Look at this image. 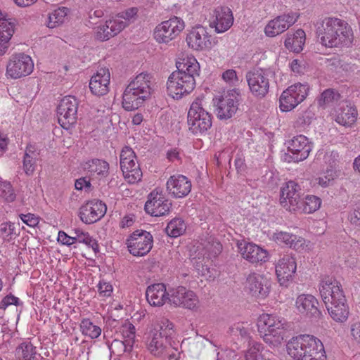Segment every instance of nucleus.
I'll use <instances>...</instances> for the list:
<instances>
[{
	"mask_svg": "<svg viewBox=\"0 0 360 360\" xmlns=\"http://www.w3.org/2000/svg\"><path fill=\"white\" fill-rule=\"evenodd\" d=\"M174 335V325L168 319H162L151 330L147 348L150 353L158 358L179 360L180 353L172 345Z\"/></svg>",
	"mask_w": 360,
	"mask_h": 360,
	"instance_id": "f257e3e1",
	"label": "nucleus"
},
{
	"mask_svg": "<svg viewBox=\"0 0 360 360\" xmlns=\"http://www.w3.org/2000/svg\"><path fill=\"white\" fill-rule=\"evenodd\" d=\"M316 34L321 44L329 48L349 46L353 41L351 27L336 18H325L318 26Z\"/></svg>",
	"mask_w": 360,
	"mask_h": 360,
	"instance_id": "f03ea898",
	"label": "nucleus"
},
{
	"mask_svg": "<svg viewBox=\"0 0 360 360\" xmlns=\"http://www.w3.org/2000/svg\"><path fill=\"white\" fill-rule=\"evenodd\" d=\"M288 354L296 360H326L323 343L313 335H302L292 338L287 345Z\"/></svg>",
	"mask_w": 360,
	"mask_h": 360,
	"instance_id": "7ed1b4c3",
	"label": "nucleus"
},
{
	"mask_svg": "<svg viewBox=\"0 0 360 360\" xmlns=\"http://www.w3.org/2000/svg\"><path fill=\"white\" fill-rule=\"evenodd\" d=\"M151 77L147 73L137 75L127 86L122 96L123 108L128 110L138 109L151 93Z\"/></svg>",
	"mask_w": 360,
	"mask_h": 360,
	"instance_id": "20e7f679",
	"label": "nucleus"
},
{
	"mask_svg": "<svg viewBox=\"0 0 360 360\" xmlns=\"http://www.w3.org/2000/svg\"><path fill=\"white\" fill-rule=\"evenodd\" d=\"M285 321L272 314H264L258 319V331L264 341L273 346L281 345L286 333Z\"/></svg>",
	"mask_w": 360,
	"mask_h": 360,
	"instance_id": "39448f33",
	"label": "nucleus"
},
{
	"mask_svg": "<svg viewBox=\"0 0 360 360\" xmlns=\"http://www.w3.org/2000/svg\"><path fill=\"white\" fill-rule=\"evenodd\" d=\"M187 118L188 129L193 134H202L212 127V115L203 108L200 98L191 105Z\"/></svg>",
	"mask_w": 360,
	"mask_h": 360,
	"instance_id": "423d86ee",
	"label": "nucleus"
},
{
	"mask_svg": "<svg viewBox=\"0 0 360 360\" xmlns=\"http://www.w3.org/2000/svg\"><path fill=\"white\" fill-rule=\"evenodd\" d=\"M271 73L266 69H253L246 74V80L251 94L257 98H262L269 91Z\"/></svg>",
	"mask_w": 360,
	"mask_h": 360,
	"instance_id": "0eeeda50",
	"label": "nucleus"
},
{
	"mask_svg": "<svg viewBox=\"0 0 360 360\" xmlns=\"http://www.w3.org/2000/svg\"><path fill=\"white\" fill-rule=\"evenodd\" d=\"M195 86V79L186 75L173 72L167 82L169 96L175 99L181 98L184 95L190 94Z\"/></svg>",
	"mask_w": 360,
	"mask_h": 360,
	"instance_id": "6e6552de",
	"label": "nucleus"
},
{
	"mask_svg": "<svg viewBox=\"0 0 360 360\" xmlns=\"http://www.w3.org/2000/svg\"><path fill=\"white\" fill-rule=\"evenodd\" d=\"M78 105L75 96H68L61 99L57 107V114L58 123L63 128L69 129L76 123Z\"/></svg>",
	"mask_w": 360,
	"mask_h": 360,
	"instance_id": "1a4fd4ad",
	"label": "nucleus"
},
{
	"mask_svg": "<svg viewBox=\"0 0 360 360\" xmlns=\"http://www.w3.org/2000/svg\"><path fill=\"white\" fill-rule=\"evenodd\" d=\"M120 167L125 179L129 184L139 181L142 177V172L139 165L136 162V155L129 147H124L120 153Z\"/></svg>",
	"mask_w": 360,
	"mask_h": 360,
	"instance_id": "9d476101",
	"label": "nucleus"
},
{
	"mask_svg": "<svg viewBox=\"0 0 360 360\" xmlns=\"http://www.w3.org/2000/svg\"><path fill=\"white\" fill-rule=\"evenodd\" d=\"M307 84L300 83L290 86L280 96V108L283 112H288L295 108L307 97L309 91Z\"/></svg>",
	"mask_w": 360,
	"mask_h": 360,
	"instance_id": "9b49d317",
	"label": "nucleus"
},
{
	"mask_svg": "<svg viewBox=\"0 0 360 360\" xmlns=\"http://www.w3.org/2000/svg\"><path fill=\"white\" fill-rule=\"evenodd\" d=\"M184 28V21L174 16L162 22L155 27L154 37L159 43H168L175 39Z\"/></svg>",
	"mask_w": 360,
	"mask_h": 360,
	"instance_id": "f8f14e48",
	"label": "nucleus"
},
{
	"mask_svg": "<svg viewBox=\"0 0 360 360\" xmlns=\"http://www.w3.org/2000/svg\"><path fill=\"white\" fill-rule=\"evenodd\" d=\"M153 243V238L149 232L136 230L127 239V248L133 255L141 257L150 252Z\"/></svg>",
	"mask_w": 360,
	"mask_h": 360,
	"instance_id": "ddd939ff",
	"label": "nucleus"
},
{
	"mask_svg": "<svg viewBox=\"0 0 360 360\" xmlns=\"http://www.w3.org/2000/svg\"><path fill=\"white\" fill-rule=\"evenodd\" d=\"M32 58L25 53L13 55L6 66V74L11 78L17 79L29 75L33 70Z\"/></svg>",
	"mask_w": 360,
	"mask_h": 360,
	"instance_id": "4468645a",
	"label": "nucleus"
},
{
	"mask_svg": "<svg viewBox=\"0 0 360 360\" xmlns=\"http://www.w3.org/2000/svg\"><path fill=\"white\" fill-rule=\"evenodd\" d=\"M172 202L167 199L162 191H153L145 204L146 212L153 217H160L169 213Z\"/></svg>",
	"mask_w": 360,
	"mask_h": 360,
	"instance_id": "2eb2a0df",
	"label": "nucleus"
},
{
	"mask_svg": "<svg viewBox=\"0 0 360 360\" xmlns=\"http://www.w3.org/2000/svg\"><path fill=\"white\" fill-rule=\"evenodd\" d=\"M107 207L98 200L86 202L79 208V216L81 221L86 224L99 221L106 213Z\"/></svg>",
	"mask_w": 360,
	"mask_h": 360,
	"instance_id": "dca6fc26",
	"label": "nucleus"
},
{
	"mask_svg": "<svg viewBox=\"0 0 360 360\" xmlns=\"http://www.w3.org/2000/svg\"><path fill=\"white\" fill-rule=\"evenodd\" d=\"M300 187L293 181H290L281 190L280 203L290 212L297 210L300 200Z\"/></svg>",
	"mask_w": 360,
	"mask_h": 360,
	"instance_id": "f3484780",
	"label": "nucleus"
},
{
	"mask_svg": "<svg viewBox=\"0 0 360 360\" xmlns=\"http://www.w3.org/2000/svg\"><path fill=\"white\" fill-rule=\"evenodd\" d=\"M189 47L196 51L209 49L212 46L210 36L207 29L202 25H197L191 29L186 37Z\"/></svg>",
	"mask_w": 360,
	"mask_h": 360,
	"instance_id": "a211bd4d",
	"label": "nucleus"
},
{
	"mask_svg": "<svg viewBox=\"0 0 360 360\" xmlns=\"http://www.w3.org/2000/svg\"><path fill=\"white\" fill-rule=\"evenodd\" d=\"M318 305L319 302L316 297L309 294L299 295L295 302V307L300 314L315 319H319L321 316Z\"/></svg>",
	"mask_w": 360,
	"mask_h": 360,
	"instance_id": "6ab92c4d",
	"label": "nucleus"
},
{
	"mask_svg": "<svg viewBox=\"0 0 360 360\" xmlns=\"http://www.w3.org/2000/svg\"><path fill=\"white\" fill-rule=\"evenodd\" d=\"M320 294L324 304L345 297L340 283L333 278H325L320 283Z\"/></svg>",
	"mask_w": 360,
	"mask_h": 360,
	"instance_id": "aec40b11",
	"label": "nucleus"
},
{
	"mask_svg": "<svg viewBox=\"0 0 360 360\" xmlns=\"http://www.w3.org/2000/svg\"><path fill=\"white\" fill-rule=\"evenodd\" d=\"M297 269L295 258L285 254L278 260L276 265V274L281 285H287V282L292 278Z\"/></svg>",
	"mask_w": 360,
	"mask_h": 360,
	"instance_id": "412c9836",
	"label": "nucleus"
},
{
	"mask_svg": "<svg viewBox=\"0 0 360 360\" xmlns=\"http://www.w3.org/2000/svg\"><path fill=\"white\" fill-rule=\"evenodd\" d=\"M169 302L176 307L193 309L198 306L199 300L194 292L179 286L173 290Z\"/></svg>",
	"mask_w": 360,
	"mask_h": 360,
	"instance_id": "4be33fe9",
	"label": "nucleus"
},
{
	"mask_svg": "<svg viewBox=\"0 0 360 360\" xmlns=\"http://www.w3.org/2000/svg\"><path fill=\"white\" fill-rule=\"evenodd\" d=\"M245 288L252 296L263 299L269 293V284L267 279L262 275L256 273L250 274L245 283Z\"/></svg>",
	"mask_w": 360,
	"mask_h": 360,
	"instance_id": "5701e85b",
	"label": "nucleus"
},
{
	"mask_svg": "<svg viewBox=\"0 0 360 360\" xmlns=\"http://www.w3.org/2000/svg\"><path fill=\"white\" fill-rule=\"evenodd\" d=\"M298 15L296 13L279 15L269 22L265 27V33L268 37H271L283 33L295 24Z\"/></svg>",
	"mask_w": 360,
	"mask_h": 360,
	"instance_id": "b1692460",
	"label": "nucleus"
},
{
	"mask_svg": "<svg viewBox=\"0 0 360 360\" xmlns=\"http://www.w3.org/2000/svg\"><path fill=\"white\" fill-rule=\"evenodd\" d=\"M214 101L217 115L220 120L231 118L238 110V101L233 94H228Z\"/></svg>",
	"mask_w": 360,
	"mask_h": 360,
	"instance_id": "393cba45",
	"label": "nucleus"
},
{
	"mask_svg": "<svg viewBox=\"0 0 360 360\" xmlns=\"http://www.w3.org/2000/svg\"><path fill=\"white\" fill-rule=\"evenodd\" d=\"M288 148L292 154V159L295 162H300L309 156L311 146L305 136L299 135L288 142Z\"/></svg>",
	"mask_w": 360,
	"mask_h": 360,
	"instance_id": "a878e982",
	"label": "nucleus"
},
{
	"mask_svg": "<svg viewBox=\"0 0 360 360\" xmlns=\"http://www.w3.org/2000/svg\"><path fill=\"white\" fill-rule=\"evenodd\" d=\"M213 20L210 27H214L217 33L227 31L233 25V16L231 10L226 6H219L214 9Z\"/></svg>",
	"mask_w": 360,
	"mask_h": 360,
	"instance_id": "bb28decb",
	"label": "nucleus"
},
{
	"mask_svg": "<svg viewBox=\"0 0 360 360\" xmlns=\"http://www.w3.org/2000/svg\"><path fill=\"white\" fill-rule=\"evenodd\" d=\"M191 182L184 175L170 176L167 182V190L174 198L186 196L191 191Z\"/></svg>",
	"mask_w": 360,
	"mask_h": 360,
	"instance_id": "cd10ccee",
	"label": "nucleus"
},
{
	"mask_svg": "<svg viewBox=\"0 0 360 360\" xmlns=\"http://www.w3.org/2000/svg\"><path fill=\"white\" fill-rule=\"evenodd\" d=\"M242 244L239 245L242 257L252 264H263L268 260V252L262 248L260 246L248 243L241 247Z\"/></svg>",
	"mask_w": 360,
	"mask_h": 360,
	"instance_id": "c85d7f7f",
	"label": "nucleus"
},
{
	"mask_svg": "<svg viewBox=\"0 0 360 360\" xmlns=\"http://www.w3.org/2000/svg\"><path fill=\"white\" fill-rule=\"evenodd\" d=\"M110 77L108 68L99 69L96 74L91 77L89 82L91 93L98 96L106 94L109 91Z\"/></svg>",
	"mask_w": 360,
	"mask_h": 360,
	"instance_id": "c756f323",
	"label": "nucleus"
},
{
	"mask_svg": "<svg viewBox=\"0 0 360 360\" xmlns=\"http://www.w3.org/2000/svg\"><path fill=\"white\" fill-rule=\"evenodd\" d=\"M127 26L126 22L118 19L107 20L105 25L97 27L96 37L101 41H107L117 35Z\"/></svg>",
	"mask_w": 360,
	"mask_h": 360,
	"instance_id": "7c9ffc66",
	"label": "nucleus"
},
{
	"mask_svg": "<svg viewBox=\"0 0 360 360\" xmlns=\"http://www.w3.org/2000/svg\"><path fill=\"white\" fill-rule=\"evenodd\" d=\"M166 287L163 283H155L147 288L146 292V299L150 305L155 307L162 306L167 300L169 301Z\"/></svg>",
	"mask_w": 360,
	"mask_h": 360,
	"instance_id": "2f4dec72",
	"label": "nucleus"
},
{
	"mask_svg": "<svg viewBox=\"0 0 360 360\" xmlns=\"http://www.w3.org/2000/svg\"><path fill=\"white\" fill-rule=\"evenodd\" d=\"M330 317L336 322L343 323L349 317V309L345 297L325 304Z\"/></svg>",
	"mask_w": 360,
	"mask_h": 360,
	"instance_id": "473e14b6",
	"label": "nucleus"
},
{
	"mask_svg": "<svg viewBox=\"0 0 360 360\" xmlns=\"http://www.w3.org/2000/svg\"><path fill=\"white\" fill-rule=\"evenodd\" d=\"M198 250H201L203 252H199L196 257L192 258L195 259L196 265L199 266L200 263L202 266L205 259H209L211 257H217L222 250V245L217 241H208L205 244H200L198 246Z\"/></svg>",
	"mask_w": 360,
	"mask_h": 360,
	"instance_id": "72a5a7b5",
	"label": "nucleus"
},
{
	"mask_svg": "<svg viewBox=\"0 0 360 360\" xmlns=\"http://www.w3.org/2000/svg\"><path fill=\"white\" fill-rule=\"evenodd\" d=\"M14 32L15 23L11 19H0V56L7 51Z\"/></svg>",
	"mask_w": 360,
	"mask_h": 360,
	"instance_id": "f704fd0d",
	"label": "nucleus"
},
{
	"mask_svg": "<svg viewBox=\"0 0 360 360\" xmlns=\"http://www.w3.org/2000/svg\"><path fill=\"white\" fill-rule=\"evenodd\" d=\"M84 169L91 175H97L101 178L106 177L109 174V164L99 159H92L86 162Z\"/></svg>",
	"mask_w": 360,
	"mask_h": 360,
	"instance_id": "c9c22d12",
	"label": "nucleus"
},
{
	"mask_svg": "<svg viewBox=\"0 0 360 360\" xmlns=\"http://www.w3.org/2000/svg\"><path fill=\"white\" fill-rule=\"evenodd\" d=\"M305 32L301 30H297L292 34H288L285 40V46L291 51L300 53L305 42Z\"/></svg>",
	"mask_w": 360,
	"mask_h": 360,
	"instance_id": "e433bc0d",
	"label": "nucleus"
},
{
	"mask_svg": "<svg viewBox=\"0 0 360 360\" xmlns=\"http://www.w3.org/2000/svg\"><path fill=\"white\" fill-rule=\"evenodd\" d=\"M177 70L175 72L183 75H186L195 79L196 76L199 75L200 65L198 61L192 58L184 59L183 62H179L176 64Z\"/></svg>",
	"mask_w": 360,
	"mask_h": 360,
	"instance_id": "4c0bfd02",
	"label": "nucleus"
},
{
	"mask_svg": "<svg viewBox=\"0 0 360 360\" xmlns=\"http://www.w3.org/2000/svg\"><path fill=\"white\" fill-rule=\"evenodd\" d=\"M39 153L36 152L34 146L28 145L23 157V169L27 176L34 174L36 167V160Z\"/></svg>",
	"mask_w": 360,
	"mask_h": 360,
	"instance_id": "58836bf2",
	"label": "nucleus"
},
{
	"mask_svg": "<svg viewBox=\"0 0 360 360\" xmlns=\"http://www.w3.org/2000/svg\"><path fill=\"white\" fill-rule=\"evenodd\" d=\"M356 110L352 107H342L337 112L335 121L341 125L350 126L356 122Z\"/></svg>",
	"mask_w": 360,
	"mask_h": 360,
	"instance_id": "ea45409f",
	"label": "nucleus"
},
{
	"mask_svg": "<svg viewBox=\"0 0 360 360\" xmlns=\"http://www.w3.org/2000/svg\"><path fill=\"white\" fill-rule=\"evenodd\" d=\"M229 333L236 342H246L250 339V330L243 323H237L229 328Z\"/></svg>",
	"mask_w": 360,
	"mask_h": 360,
	"instance_id": "a19ab883",
	"label": "nucleus"
},
{
	"mask_svg": "<svg viewBox=\"0 0 360 360\" xmlns=\"http://www.w3.org/2000/svg\"><path fill=\"white\" fill-rule=\"evenodd\" d=\"M341 98L338 91L333 89L325 90L318 99L319 106L326 108L336 105Z\"/></svg>",
	"mask_w": 360,
	"mask_h": 360,
	"instance_id": "79ce46f5",
	"label": "nucleus"
},
{
	"mask_svg": "<svg viewBox=\"0 0 360 360\" xmlns=\"http://www.w3.org/2000/svg\"><path fill=\"white\" fill-rule=\"evenodd\" d=\"M297 211L304 213H312L319 209L321 201L315 195H307L304 200L300 198Z\"/></svg>",
	"mask_w": 360,
	"mask_h": 360,
	"instance_id": "37998d69",
	"label": "nucleus"
},
{
	"mask_svg": "<svg viewBox=\"0 0 360 360\" xmlns=\"http://www.w3.org/2000/svg\"><path fill=\"white\" fill-rule=\"evenodd\" d=\"M16 355L20 360H38L36 348L30 342L22 343L16 349Z\"/></svg>",
	"mask_w": 360,
	"mask_h": 360,
	"instance_id": "c03bdc74",
	"label": "nucleus"
},
{
	"mask_svg": "<svg viewBox=\"0 0 360 360\" xmlns=\"http://www.w3.org/2000/svg\"><path fill=\"white\" fill-rule=\"evenodd\" d=\"M186 226L184 221L180 218H175L171 220L166 229L167 234L172 238H176L182 235L186 231Z\"/></svg>",
	"mask_w": 360,
	"mask_h": 360,
	"instance_id": "a18cd8bd",
	"label": "nucleus"
},
{
	"mask_svg": "<svg viewBox=\"0 0 360 360\" xmlns=\"http://www.w3.org/2000/svg\"><path fill=\"white\" fill-rule=\"evenodd\" d=\"M68 9L65 7L58 8L49 14L48 27L54 28L63 24L67 16Z\"/></svg>",
	"mask_w": 360,
	"mask_h": 360,
	"instance_id": "49530a36",
	"label": "nucleus"
},
{
	"mask_svg": "<svg viewBox=\"0 0 360 360\" xmlns=\"http://www.w3.org/2000/svg\"><path fill=\"white\" fill-rule=\"evenodd\" d=\"M82 333L91 338H96L101 333L100 327L94 325L89 319H84L80 324Z\"/></svg>",
	"mask_w": 360,
	"mask_h": 360,
	"instance_id": "de8ad7c7",
	"label": "nucleus"
},
{
	"mask_svg": "<svg viewBox=\"0 0 360 360\" xmlns=\"http://www.w3.org/2000/svg\"><path fill=\"white\" fill-rule=\"evenodd\" d=\"M272 354L269 351L262 352L256 345L250 347L246 352L245 360H273Z\"/></svg>",
	"mask_w": 360,
	"mask_h": 360,
	"instance_id": "09e8293b",
	"label": "nucleus"
},
{
	"mask_svg": "<svg viewBox=\"0 0 360 360\" xmlns=\"http://www.w3.org/2000/svg\"><path fill=\"white\" fill-rule=\"evenodd\" d=\"M0 198L8 202H13L16 195L9 181H0Z\"/></svg>",
	"mask_w": 360,
	"mask_h": 360,
	"instance_id": "8fccbe9b",
	"label": "nucleus"
},
{
	"mask_svg": "<svg viewBox=\"0 0 360 360\" xmlns=\"http://www.w3.org/2000/svg\"><path fill=\"white\" fill-rule=\"evenodd\" d=\"M122 333L124 340L127 342L125 344L131 349L135 341V327L130 322H126L122 325Z\"/></svg>",
	"mask_w": 360,
	"mask_h": 360,
	"instance_id": "3c124183",
	"label": "nucleus"
},
{
	"mask_svg": "<svg viewBox=\"0 0 360 360\" xmlns=\"http://www.w3.org/2000/svg\"><path fill=\"white\" fill-rule=\"evenodd\" d=\"M16 233L14 232V226L11 223H3L0 226V237L4 240L9 241L12 240Z\"/></svg>",
	"mask_w": 360,
	"mask_h": 360,
	"instance_id": "603ef678",
	"label": "nucleus"
},
{
	"mask_svg": "<svg viewBox=\"0 0 360 360\" xmlns=\"http://www.w3.org/2000/svg\"><path fill=\"white\" fill-rule=\"evenodd\" d=\"M274 240L279 244H285L290 246V243L296 239V235L290 234L287 232L280 231L275 233L273 236Z\"/></svg>",
	"mask_w": 360,
	"mask_h": 360,
	"instance_id": "864d4df0",
	"label": "nucleus"
},
{
	"mask_svg": "<svg viewBox=\"0 0 360 360\" xmlns=\"http://www.w3.org/2000/svg\"><path fill=\"white\" fill-rule=\"evenodd\" d=\"M137 12L138 8L136 7H132L127 8L124 11L120 12L119 13H117V16L120 18L125 20L124 22H126L128 24V22L136 19Z\"/></svg>",
	"mask_w": 360,
	"mask_h": 360,
	"instance_id": "5fc2aeb1",
	"label": "nucleus"
},
{
	"mask_svg": "<svg viewBox=\"0 0 360 360\" xmlns=\"http://www.w3.org/2000/svg\"><path fill=\"white\" fill-rule=\"evenodd\" d=\"M348 219L352 224L360 225V202L355 205L353 210L350 212Z\"/></svg>",
	"mask_w": 360,
	"mask_h": 360,
	"instance_id": "6e6d98bb",
	"label": "nucleus"
},
{
	"mask_svg": "<svg viewBox=\"0 0 360 360\" xmlns=\"http://www.w3.org/2000/svg\"><path fill=\"white\" fill-rule=\"evenodd\" d=\"M19 216L21 220L29 226L34 227L39 224V218L34 214H20Z\"/></svg>",
	"mask_w": 360,
	"mask_h": 360,
	"instance_id": "4d7b16f0",
	"label": "nucleus"
},
{
	"mask_svg": "<svg viewBox=\"0 0 360 360\" xmlns=\"http://www.w3.org/2000/svg\"><path fill=\"white\" fill-rule=\"evenodd\" d=\"M98 290L100 295L108 297L112 292V286L110 283L101 281L98 284Z\"/></svg>",
	"mask_w": 360,
	"mask_h": 360,
	"instance_id": "13d9d810",
	"label": "nucleus"
},
{
	"mask_svg": "<svg viewBox=\"0 0 360 360\" xmlns=\"http://www.w3.org/2000/svg\"><path fill=\"white\" fill-rule=\"evenodd\" d=\"M19 305V299L13 295L6 296L0 302V309L5 310L9 305Z\"/></svg>",
	"mask_w": 360,
	"mask_h": 360,
	"instance_id": "bf43d9fd",
	"label": "nucleus"
},
{
	"mask_svg": "<svg viewBox=\"0 0 360 360\" xmlns=\"http://www.w3.org/2000/svg\"><path fill=\"white\" fill-rule=\"evenodd\" d=\"M334 179L333 175L332 174V171H330V174L328 175H324L323 176H319L316 179V182L319 186L323 188L328 187L333 182Z\"/></svg>",
	"mask_w": 360,
	"mask_h": 360,
	"instance_id": "052dcab7",
	"label": "nucleus"
},
{
	"mask_svg": "<svg viewBox=\"0 0 360 360\" xmlns=\"http://www.w3.org/2000/svg\"><path fill=\"white\" fill-rule=\"evenodd\" d=\"M89 235L88 233H84L82 229H75L73 230L72 238L75 240V243H83L88 239Z\"/></svg>",
	"mask_w": 360,
	"mask_h": 360,
	"instance_id": "680f3d73",
	"label": "nucleus"
},
{
	"mask_svg": "<svg viewBox=\"0 0 360 360\" xmlns=\"http://www.w3.org/2000/svg\"><path fill=\"white\" fill-rule=\"evenodd\" d=\"M58 241L60 242L63 245H71L75 243V240L72 236L67 235L64 231H59L58 236Z\"/></svg>",
	"mask_w": 360,
	"mask_h": 360,
	"instance_id": "e2e57ef3",
	"label": "nucleus"
},
{
	"mask_svg": "<svg viewBox=\"0 0 360 360\" xmlns=\"http://www.w3.org/2000/svg\"><path fill=\"white\" fill-rule=\"evenodd\" d=\"M289 247L297 251H301L305 248V240L302 237L296 236V239H293V242L290 243Z\"/></svg>",
	"mask_w": 360,
	"mask_h": 360,
	"instance_id": "0e129e2a",
	"label": "nucleus"
},
{
	"mask_svg": "<svg viewBox=\"0 0 360 360\" xmlns=\"http://www.w3.org/2000/svg\"><path fill=\"white\" fill-rule=\"evenodd\" d=\"M125 343H127L125 340L121 341L115 340L112 342V346L116 349H118L120 352H130L131 349H129V346L127 345Z\"/></svg>",
	"mask_w": 360,
	"mask_h": 360,
	"instance_id": "69168bd1",
	"label": "nucleus"
},
{
	"mask_svg": "<svg viewBox=\"0 0 360 360\" xmlns=\"http://www.w3.org/2000/svg\"><path fill=\"white\" fill-rule=\"evenodd\" d=\"M222 78L228 82H233L237 81L236 72L234 70H227L222 74Z\"/></svg>",
	"mask_w": 360,
	"mask_h": 360,
	"instance_id": "338daca9",
	"label": "nucleus"
},
{
	"mask_svg": "<svg viewBox=\"0 0 360 360\" xmlns=\"http://www.w3.org/2000/svg\"><path fill=\"white\" fill-rule=\"evenodd\" d=\"M351 332L352 336L360 342V322H355L352 325Z\"/></svg>",
	"mask_w": 360,
	"mask_h": 360,
	"instance_id": "774afa93",
	"label": "nucleus"
}]
</instances>
